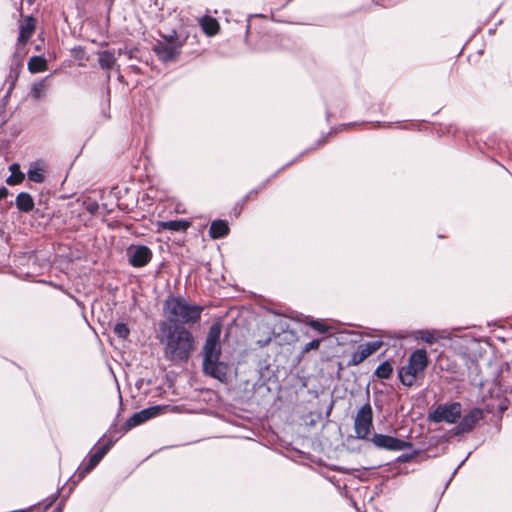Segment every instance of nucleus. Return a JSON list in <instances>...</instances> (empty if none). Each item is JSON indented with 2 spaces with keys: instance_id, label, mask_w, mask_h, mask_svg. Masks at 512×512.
Here are the masks:
<instances>
[{
  "instance_id": "nucleus-1",
  "label": "nucleus",
  "mask_w": 512,
  "mask_h": 512,
  "mask_svg": "<svg viewBox=\"0 0 512 512\" xmlns=\"http://www.w3.org/2000/svg\"><path fill=\"white\" fill-rule=\"evenodd\" d=\"M162 336L160 342L164 346V356L173 362H185L194 350V337L192 333L179 326H161Z\"/></svg>"
},
{
  "instance_id": "nucleus-2",
  "label": "nucleus",
  "mask_w": 512,
  "mask_h": 512,
  "mask_svg": "<svg viewBox=\"0 0 512 512\" xmlns=\"http://www.w3.org/2000/svg\"><path fill=\"white\" fill-rule=\"evenodd\" d=\"M222 327L220 323H214L208 332L203 351V370L206 375H209L220 382H226L228 376V366L221 362V346L220 336Z\"/></svg>"
},
{
  "instance_id": "nucleus-3",
  "label": "nucleus",
  "mask_w": 512,
  "mask_h": 512,
  "mask_svg": "<svg viewBox=\"0 0 512 512\" xmlns=\"http://www.w3.org/2000/svg\"><path fill=\"white\" fill-rule=\"evenodd\" d=\"M164 311L169 321L174 323H195L199 320L202 307L191 304L180 297H169L164 304Z\"/></svg>"
},
{
  "instance_id": "nucleus-4",
  "label": "nucleus",
  "mask_w": 512,
  "mask_h": 512,
  "mask_svg": "<svg viewBox=\"0 0 512 512\" xmlns=\"http://www.w3.org/2000/svg\"><path fill=\"white\" fill-rule=\"evenodd\" d=\"M428 355L426 350L417 349L411 353L408 363L399 370V378L403 385L412 386L419 375L423 374L428 366Z\"/></svg>"
},
{
  "instance_id": "nucleus-5",
  "label": "nucleus",
  "mask_w": 512,
  "mask_h": 512,
  "mask_svg": "<svg viewBox=\"0 0 512 512\" xmlns=\"http://www.w3.org/2000/svg\"><path fill=\"white\" fill-rule=\"evenodd\" d=\"M184 44V39H180L175 31L170 35L164 36L162 40L158 41L154 46V51L163 62L175 60L180 54L181 48Z\"/></svg>"
},
{
  "instance_id": "nucleus-6",
  "label": "nucleus",
  "mask_w": 512,
  "mask_h": 512,
  "mask_svg": "<svg viewBox=\"0 0 512 512\" xmlns=\"http://www.w3.org/2000/svg\"><path fill=\"white\" fill-rule=\"evenodd\" d=\"M373 426V411L369 403L363 405L356 413L354 430L356 437L365 439L370 434Z\"/></svg>"
},
{
  "instance_id": "nucleus-7",
  "label": "nucleus",
  "mask_w": 512,
  "mask_h": 512,
  "mask_svg": "<svg viewBox=\"0 0 512 512\" xmlns=\"http://www.w3.org/2000/svg\"><path fill=\"white\" fill-rule=\"evenodd\" d=\"M461 405L458 402L439 405L431 415L434 422H446L454 424L460 418Z\"/></svg>"
},
{
  "instance_id": "nucleus-8",
  "label": "nucleus",
  "mask_w": 512,
  "mask_h": 512,
  "mask_svg": "<svg viewBox=\"0 0 512 512\" xmlns=\"http://www.w3.org/2000/svg\"><path fill=\"white\" fill-rule=\"evenodd\" d=\"M127 257L133 267H143L152 258V251L145 245H131L127 248Z\"/></svg>"
},
{
  "instance_id": "nucleus-9",
  "label": "nucleus",
  "mask_w": 512,
  "mask_h": 512,
  "mask_svg": "<svg viewBox=\"0 0 512 512\" xmlns=\"http://www.w3.org/2000/svg\"><path fill=\"white\" fill-rule=\"evenodd\" d=\"M372 442L378 448L392 451L408 449L411 446L410 443L406 441L384 434H374L372 437Z\"/></svg>"
},
{
  "instance_id": "nucleus-10",
  "label": "nucleus",
  "mask_w": 512,
  "mask_h": 512,
  "mask_svg": "<svg viewBox=\"0 0 512 512\" xmlns=\"http://www.w3.org/2000/svg\"><path fill=\"white\" fill-rule=\"evenodd\" d=\"M168 410V406H152L146 409H143L135 414H133L128 420H127V426L129 428L138 426L144 422H146L149 419H152Z\"/></svg>"
},
{
  "instance_id": "nucleus-11",
  "label": "nucleus",
  "mask_w": 512,
  "mask_h": 512,
  "mask_svg": "<svg viewBox=\"0 0 512 512\" xmlns=\"http://www.w3.org/2000/svg\"><path fill=\"white\" fill-rule=\"evenodd\" d=\"M383 345L381 340H375L359 345L357 350L352 354L349 364L352 366L359 365L370 355L378 351Z\"/></svg>"
},
{
  "instance_id": "nucleus-12",
  "label": "nucleus",
  "mask_w": 512,
  "mask_h": 512,
  "mask_svg": "<svg viewBox=\"0 0 512 512\" xmlns=\"http://www.w3.org/2000/svg\"><path fill=\"white\" fill-rule=\"evenodd\" d=\"M483 412L479 408L472 409L467 413L459 423L457 430L458 432H469L476 425V423L482 419Z\"/></svg>"
},
{
  "instance_id": "nucleus-13",
  "label": "nucleus",
  "mask_w": 512,
  "mask_h": 512,
  "mask_svg": "<svg viewBox=\"0 0 512 512\" xmlns=\"http://www.w3.org/2000/svg\"><path fill=\"white\" fill-rule=\"evenodd\" d=\"M415 337L427 344H433L439 340L448 339L449 335L446 331L442 330H419L416 332Z\"/></svg>"
},
{
  "instance_id": "nucleus-14",
  "label": "nucleus",
  "mask_w": 512,
  "mask_h": 512,
  "mask_svg": "<svg viewBox=\"0 0 512 512\" xmlns=\"http://www.w3.org/2000/svg\"><path fill=\"white\" fill-rule=\"evenodd\" d=\"M46 165L42 161H36L30 164L27 171V177L35 183H42L45 180Z\"/></svg>"
},
{
  "instance_id": "nucleus-15",
  "label": "nucleus",
  "mask_w": 512,
  "mask_h": 512,
  "mask_svg": "<svg viewBox=\"0 0 512 512\" xmlns=\"http://www.w3.org/2000/svg\"><path fill=\"white\" fill-rule=\"evenodd\" d=\"M190 226V222L186 220H170V221H158L156 223L157 232L163 230L170 231H185Z\"/></svg>"
},
{
  "instance_id": "nucleus-16",
  "label": "nucleus",
  "mask_w": 512,
  "mask_h": 512,
  "mask_svg": "<svg viewBox=\"0 0 512 512\" xmlns=\"http://www.w3.org/2000/svg\"><path fill=\"white\" fill-rule=\"evenodd\" d=\"M199 25L203 32L208 36H214L219 32L220 26L218 21L211 16H203L199 19Z\"/></svg>"
},
{
  "instance_id": "nucleus-17",
  "label": "nucleus",
  "mask_w": 512,
  "mask_h": 512,
  "mask_svg": "<svg viewBox=\"0 0 512 512\" xmlns=\"http://www.w3.org/2000/svg\"><path fill=\"white\" fill-rule=\"evenodd\" d=\"M16 206L22 212H30L34 208V200L29 193L21 192L16 197Z\"/></svg>"
},
{
  "instance_id": "nucleus-18",
  "label": "nucleus",
  "mask_w": 512,
  "mask_h": 512,
  "mask_svg": "<svg viewBox=\"0 0 512 512\" xmlns=\"http://www.w3.org/2000/svg\"><path fill=\"white\" fill-rule=\"evenodd\" d=\"M229 231L228 224L222 220H215L211 223L209 234L211 238L218 239L227 235Z\"/></svg>"
},
{
  "instance_id": "nucleus-19",
  "label": "nucleus",
  "mask_w": 512,
  "mask_h": 512,
  "mask_svg": "<svg viewBox=\"0 0 512 512\" xmlns=\"http://www.w3.org/2000/svg\"><path fill=\"white\" fill-rule=\"evenodd\" d=\"M9 171L11 172L10 176L7 178L6 182L10 186L18 185L23 182L25 179V174L21 171L20 165L17 163H13L9 166Z\"/></svg>"
},
{
  "instance_id": "nucleus-20",
  "label": "nucleus",
  "mask_w": 512,
  "mask_h": 512,
  "mask_svg": "<svg viewBox=\"0 0 512 512\" xmlns=\"http://www.w3.org/2000/svg\"><path fill=\"white\" fill-rule=\"evenodd\" d=\"M111 447V443H108L101 448H99L89 459L85 470L91 471L104 457V455L108 452Z\"/></svg>"
},
{
  "instance_id": "nucleus-21",
  "label": "nucleus",
  "mask_w": 512,
  "mask_h": 512,
  "mask_svg": "<svg viewBox=\"0 0 512 512\" xmlns=\"http://www.w3.org/2000/svg\"><path fill=\"white\" fill-rule=\"evenodd\" d=\"M34 29H35V25H34L33 19L28 18L26 20L25 24H23L20 27L19 38H18L19 42L25 44L29 40V38L32 36Z\"/></svg>"
},
{
  "instance_id": "nucleus-22",
  "label": "nucleus",
  "mask_w": 512,
  "mask_h": 512,
  "mask_svg": "<svg viewBox=\"0 0 512 512\" xmlns=\"http://www.w3.org/2000/svg\"><path fill=\"white\" fill-rule=\"evenodd\" d=\"M28 69L31 73L43 72L47 69V62L41 56H34L28 62Z\"/></svg>"
},
{
  "instance_id": "nucleus-23",
  "label": "nucleus",
  "mask_w": 512,
  "mask_h": 512,
  "mask_svg": "<svg viewBox=\"0 0 512 512\" xmlns=\"http://www.w3.org/2000/svg\"><path fill=\"white\" fill-rule=\"evenodd\" d=\"M46 89L47 85L45 80H40L32 84L30 94L34 99L38 100L44 97Z\"/></svg>"
},
{
  "instance_id": "nucleus-24",
  "label": "nucleus",
  "mask_w": 512,
  "mask_h": 512,
  "mask_svg": "<svg viewBox=\"0 0 512 512\" xmlns=\"http://www.w3.org/2000/svg\"><path fill=\"white\" fill-rule=\"evenodd\" d=\"M116 62L115 56L109 51H103L99 54V64L104 69H110Z\"/></svg>"
},
{
  "instance_id": "nucleus-25",
  "label": "nucleus",
  "mask_w": 512,
  "mask_h": 512,
  "mask_svg": "<svg viewBox=\"0 0 512 512\" xmlns=\"http://www.w3.org/2000/svg\"><path fill=\"white\" fill-rule=\"evenodd\" d=\"M305 323L307 325H309L311 328H313L314 330H316L317 332H319V333H326V332L330 331V329H331V326L328 325L323 320L307 318Z\"/></svg>"
},
{
  "instance_id": "nucleus-26",
  "label": "nucleus",
  "mask_w": 512,
  "mask_h": 512,
  "mask_svg": "<svg viewBox=\"0 0 512 512\" xmlns=\"http://www.w3.org/2000/svg\"><path fill=\"white\" fill-rule=\"evenodd\" d=\"M392 373V365L387 361L381 363L375 370V375L380 379H388Z\"/></svg>"
},
{
  "instance_id": "nucleus-27",
  "label": "nucleus",
  "mask_w": 512,
  "mask_h": 512,
  "mask_svg": "<svg viewBox=\"0 0 512 512\" xmlns=\"http://www.w3.org/2000/svg\"><path fill=\"white\" fill-rule=\"evenodd\" d=\"M115 334L123 339H126L129 336L130 330L125 323H117L114 327Z\"/></svg>"
},
{
  "instance_id": "nucleus-28",
  "label": "nucleus",
  "mask_w": 512,
  "mask_h": 512,
  "mask_svg": "<svg viewBox=\"0 0 512 512\" xmlns=\"http://www.w3.org/2000/svg\"><path fill=\"white\" fill-rule=\"evenodd\" d=\"M320 346V340L319 339H314L310 342H308L304 348H303V352L304 353H307L309 352L310 350H317Z\"/></svg>"
},
{
  "instance_id": "nucleus-29",
  "label": "nucleus",
  "mask_w": 512,
  "mask_h": 512,
  "mask_svg": "<svg viewBox=\"0 0 512 512\" xmlns=\"http://www.w3.org/2000/svg\"><path fill=\"white\" fill-rule=\"evenodd\" d=\"M85 205H86V209L90 213H95L98 210V204L95 201H88L85 203Z\"/></svg>"
},
{
  "instance_id": "nucleus-30",
  "label": "nucleus",
  "mask_w": 512,
  "mask_h": 512,
  "mask_svg": "<svg viewBox=\"0 0 512 512\" xmlns=\"http://www.w3.org/2000/svg\"><path fill=\"white\" fill-rule=\"evenodd\" d=\"M8 194V190L4 186H0V200L5 198Z\"/></svg>"
},
{
  "instance_id": "nucleus-31",
  "label": "nucleus",
  "mask_w": 512,
  "mask_h": 512,
  "mask_svg": "<svg viewBox=\"0 0 512 512\" xmlns=\"http://www.w3.org/2000/svg\"><path fill=\"white\" fill-rule=\"evenodd\" d=\"M281 329H282V331H285V325L284 324H281Z\"/></svg>"
}]
</instances>
